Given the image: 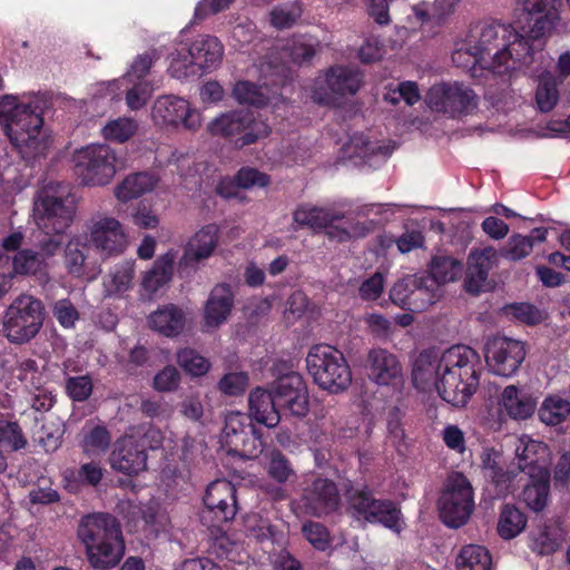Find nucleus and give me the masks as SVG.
Instances as JSON below:
<instances>
[{"mask_svg": "<svg viewBox=\"0 0 570 570\" xmlns=\"http://www.w3.org/2000/svg\"><path fill=\"white\" fill-rule=\"evenodd\" d=\"M301 501L311 515L322 518L338 510L341 495L333 480L318 476L304 488Z\"/></svg>", "mask_w": 570, "mask_h": 570, "instance_id": "nucleus-20", "label": "nucleus"}, {"mask_svg": "<svg viewBox=\"0 0 570 570\" xmlns=\"http://www.w3.org/2000/svg\"><path fill=\"white\" fill-rule=\"evenodd\" d=\"M533 247L529 237L520 234H513L507 245L500 250V255L509 261H521L530 255Z\"/></svg>", "mask_w": 570, "mask_h": 570, "instance_id": "nucleus-57", "label": "nucleus"}, {"mask_svg": "<svg viewBox=\"0 0 570 570\" xmlns=\"http://www.w3.org/2000/svg\"><path fill=\"white\" fill-rule=\"evenodd\" d=\"M185 313L175 304L158 307L148 316L149 327L166 337L178 336L185 327Z\"/></svg>", "mask_w": 570, "mask_h": 570, "instance_id": "nucleus-34", "label": "nucleus"}, {"mask_svg": "<svg viewBox=\"0 0 570 570\" xmlns=\"http://www.w3.org/2000/svg\"><path fill=\"white\" fill-rule=\"evenodd\" d=\"M248 410L247 415L252 421L266 428H275L281 421V410L272 391L262 387L253 390L248 396Z\"/></svg>", "mask_w": 570, "mask_h": 570, "instance_id": "nucleus-30", "label": "nucleus"}, {"mask_svg": "<svg viewBox=\"0 0 570 570\" xmlns=\"http://www.w3.org/2000/svg\"><path fill=\"white\" fill-rule=\"evenodd\" d=\"M425 274L433 277L440 286L459 279L462 274V264L451 256H434Z\"/></svg>", "mask_w": 570, "mask_h": 570, "instance_id": "nucleus-45", "label": "nucleus"}, {"mask_svg": "<svg viewBox=\"0 0 570 570\" xmlns=\"http://www.w3.org/2000/svg\"><path fill=\"white\" fill-rule=\"evenodd\" d=\"M563 541V530L559 521L546 520L529 533V548L540 554L554 553Z\"/></svg>", "mask_w": 570, "mask_h": 570, "instance_id": "nucleus-33", "label": "nucleus"}, {"mask_svg": "<svg viewBox=\"0 0 570 570\" xmlns=\"http://www.w3.org/2000/svg\"><path fill=\"white\" fill-rule=\"evenodd\" d=\"M527 522L528 518L520 509L507 503L501 509L497 530L502 539L511 540L525 529Z\"/></svg>", "mask_w": 570, "mask_h": 570, "instance_id": "nucleus-42", "label": "nucleus"}, {"mask_svg": "<svg viewBox=\"0 0 570 570\" xmlns=\"http://www.w3.org/2000/svg\"><path fill=\"white\" fill-rule=\"evenodd\" d=\"M417 284L412 292V299L407 302L405 311L420 313L433 305L439 298L440 286L435 279L428 274H417Z\"/></svg>", "mask_w": 570, "mask_h": 570, "instance_id": "nucleus-40", "label": "nucleus"}, {"mask_svg": "<svg viewBox=\"0 0 570 570\" xmlns=\"http://www.w3.org/2000/svg\"><path fill=\"white\" fill-rule=\"evenodd\" d=\"M278 409L284 414L296 417H304L309 411V400L307 389L297 391V393H285L275 396Z\"/></svg>", "mask_w": 570, "mask_h": 570, "instance_id": "nucleus-47", "label": "nucleus"}, {"mask_svg": "<svg viewBox=\"0 0 570 570\" xmlns=\"http://www.w3.org/2000/svg\"><path fill=\"white\" fill-rule=\"evenodd\" d=\"M45 320L43 303L29 294L16 297L2 316V334L13 344H26L37 336Z\"/></svg>", "mask_w": 570, "mask_h": 570, "instance_id": "nucleus-6", "label": "nucleus"}, {"mask_svg": "<svg viewBox=\"0 0 570 570\" xmlns=\"http://www.w3.org/2000/svg\"><path fill=\"white\" fill-rule=\"evenodd\" d=\"M86 246L79 242L70 240L65 250V265L69 274L73 276H81L83 273V264L86 256L83 254V248Z\"/></svg>", "mask_w": 570, "mask_h": 570, "instance_id": "nucleus-62", "label": "nucleus"}, {"mask_svg": "<svg viewBox=\"0 0 570 570\" xmlns=\"http://www.w3.org/2000/svg\"><path fill=\"white\" fill-rule=\"evenodd\" d=\"M559 100L557 82L551 77H543L539 80L535 91V102L541 112L551 111Z\"/></svg>", "mask_w": 570, "mask_h": 570, "instance_id": "nucleus-52", "label": "nucleus"}, {"mask_svg": "<svg viewBox=\"0 0 570 570\" xmlns=\"http://www.w3.org/2000/svg\"><path fill=\"white\" fill-rule=\"evenodd\" d=\"M52 314L63 328H73L80 317L78 309L68 298L57 301L52 306Z\"/></svg>", "mask_w": 570, "mask_h": 570, "instance_id": "nucleus-64", "label": "nucleus"}, {"mask_svg": "<svg viewBox=\"0 0 570 570\" xmlns=\"http://www.w3.org/2000/svg\"><path fill=\"white\" fill-rule=\"evenodd\" d=\"M519 469L534 476L549 470L550 450L548 445L541 441L533 440L527 435L519 439L515 448Z\"/></svg>", "mask_w": 570, "mask_h": 570, "instance_id": "nucleus-25", "label": "nucleus"}, {"mask_svg": "<svg viewBox=\"0 0 570 570\" xmlns=\"http://www.w3.org/2000/svg\"><path fill=\"white\" fill-rule=\"evenodd\" d=\"M442 372H463L480 370L479 354L468 345L458 344L441 354Z\"/></svg>", "mask_w": 570, "mask_h": 570, "instance_id": "nucleus-37", "label": "nucleus"}, {"mask_svg": "<svg viewBox=\"0 0 570 570\" xmlns=\"http://www.w3.org/2000/svg\"><path fill=\"white\" fill-rule=\"evenodd\" d=\"M207 130L233 142L237 149L254 145L271 134V127L250 110H233L214 118Z\"/></svg>", "mask_w": 570, "mask_h": 570, "instance_id": "nucleus-7", "label": "nucleus"}, {"mask_svg": "<svg viewBox=\"0 0 570 570\" xmlns=\"http://www.w3.org/2000/svg\"><path fill=\"white\" fill-rule=\"evenodd\" d=\"M499 404L507 415L513 420H527L537 410V399L524 387L514 384L503 389L499 397Z\"/></svg>", "mask_w": 570, "mask_h": 570, "instance_id": "nucleus-28", "label": "nucleus"}, {"mask_svg": "<svg viewBox=\"0 0 570 570\" xmlns=\"http://www.w3.org/2000/svg\"><path fill=\"white\" fill-rule=\"evenodd\" d=\"M147 458V453L137 442V436L126 434L115 442L109 461L114 470L131 476L146 470Z\"/></svg>", "mask_w": 570, "mask_h": 570, "instance_id": "nucleus-22", "label": "nucleus"}, {"mask_svg": "<svg viewBox=\"0 0 570 570\" xmlns=\"http://www.w3.org/2000/svg\"><path fill=\"white\" fill-rule=\"evenodd\" d=\"M75 174L86 186H106L116 174V153L107 144H91L73 154Z\"/></svg>", "mask_w": 570, "mask_h": 570, "instance_id": "nucleus-9", "label": "nucleus"}, {"mask_svg": "<svg viewBox=\"0 0 570 570\" xmlns=\"http://www.w3.org/2000/svg\"><path fill=\"white\" fill-rule=\"evenodd\" d=\"M326 235L331 240L346 243L352 238H362L370 233V227L365 223H355L351 229L335 226L334 223L326 227Z\"/></svg>", "mask_w": 570, "mask_h": 570, "instance_id": "nucleus-63", "label": "nucleus"}, {"mask_svg": "<svg viewBox=\"0 0 570 570\" xmlns=\"http://www.w3.org/2000/svg\"><path fill=\"white\" fill-rule=\"evenodd\" d=\"M306 367L314 382L330 393L343 392L352 382L345 356L332 345L312 346L306 356Z\"/></svg>", "mask_w": 570, "mask_h": 570, "instance_id": "nucleus-5", "label": "nucleus"}, {"mask_svg": "<svg viewBox=\"0 0 570 570\" xmlns=\"http://www.w3.org/2000/svg\"><path fill=\"white\" fill-rule=\"evenodd\" d=\"M238 188L266 187L271 184V177L253 167H242L234 177Z\"/></svg>", "mask_w": 570, "mask_h": 570, "instance_id": "nucleus-61", "label": "nucleus"}, {"mask_svg": "<svg viewBox=\"0 0 570 570\" xmlns=\"http://www.w3.org/2000/svg\"><path fill=\"white\" fill-rule=\"evenodd\" d=\"M458 570H492L489 550L479 544L464 546L456 557Z\"/></svg>", "mask_w": 570, "mask_h": 570, "instance_id": "nucleus-44", "label": "nucleus"}, {"mask_svg": "<svg viewBox=\"0 0 570 570\" xmlns=\"http://www.w3.org/2000/svg\"><path fill=\"white\" fill-rule=\"evenodd\" d=\"M343 218V214L308 205L298 206L293 214V219L299 227H308L314 230L324 229L332 223Z\"/></svg>", "mask_w": 570, "mask_h": 570, "instance_id": "nucleus-39", "label": "nucleus"}, {"mask_svg": "<svg viewBox=\"0 0 570 570\" xmlns=\"http://www.w3.org/2000/svg\"><path fill=\"white\" fill-rule=\"evenodd\" d=\"M135 276V262L126 261L115 266L110 273V284L115 293L127 292Z\"/></svg>", "mask_w": 570, "mask_h": 570, "instance_id": "nucleus-58", "label": "nucleus"}, {"mask_svg": "<svg viewBox=\"0 0 570 570\" xmlns=\"http://www.w3.org/2000/svg\"><path fill=\"white\" fill-rule=\"evenodd\" d=\"M363 83V73L355 67L336 65L325 73L326 88L316 86L313 100L323 106H336L337 97L354 96Z\"/></svg>", "mask_w": 570, "mask_h": 570, "instance_id": "nucleus-14", "label": "nucleus"}, {"mask_svg": "<svg viewBox=\"0 0 570 570\" xmlns=\"http://www.w3.org/2000/svg\"><path fill=\"white\" fill-rule=\"evenodd\" d=\"M138 124L132 118H118L109 121L102 128V136L107 140L125 142L129 140L137 131Z\"/></svg>", "mask_w": 570, "mask_h": 570, "instance_id": "nucleus-51", "label": "nucleus"}, {"mask_svg": "<svg viewBox=\"0 0 570 570\" xmlns=\"http://www.w3.org/2000/svg\"><path fill=\"white\" fill-rule=\"evenodd\" d=\"M235 302V293L227 283L213 287L204 307V322L206 326L218 327L230 315Z\"/></svg>", "mask_w": 570, "mask_h": 570, "instance_id": "nucleus-26", "label": "nucleus"}, {"mask_svg": "<svg viewBox=\"0 0 570 570\" xmlns=\"http://www.w3.org/2000/svg\"><path fill=\"white\" fill-rule=\"evenodd\" d=\"M460 0H434L433 4L426 9H416V17L422 21L433 20L440 24L450 16Z\"/></svg>", "mask_w": 570, "mask_h": 570, "instance_id": "nucleus-59", "label": "nucleus"}, {"mask_svg": "<svg viewBox=\"0 0 570 570\" xmlns=\"http://www.w3.org/2000/svg\"><path fill=\"white\" fill-rule=\"evenodd\" d=\"M472 67L480 66L502 75L530 67L537 46L511 24L492 22L481 28L478 40L466 48Z\"/></svg>", "mask_w": 570, "mask_h": 570, "instance_id": "nucleus-1", "label": "nucleus"}, {"mask_svg": "<svg viewBox=\"0 0 570 570\" xmlns=\"http://www.w3.org/2000/svg\"><path fill=\"white\" fill-rule=\"evenodd\" d=\"M175 258L176 254L174 252H167L155 261L153 267L145 273L141 281V287L145 292L154 294L171 279Z\"/></svg>", "mask_w": 570, "mask_h": 570, "instance_id": "nucleus-38", "label": "nucleus"}, {"mask_svg": "<svg viewBox=\"0 0 570 570\" xmlns=\"http://www.w3.org/2000/svg\"><path fill=\"white\" fill-rule=\"evenodd\" d=\"M66 394L73 402H85L92 394L94 383L89 374L68 376L65 382Z\"/></svg>", "mask_w": 570, "mask_h": 570, "instance_id": "nucleus-55", "label": "nucleus"}, {"mask_svg": "<svg viewBox=\"0 0 570 570\" xmlns=\"http://www.w3.org/2000/svg\"><path fill=\"white\" fill-rule=\"evenodd\" d=\"M91 240L104 254L119 255L127 246V236L116 218L104 217L94 224Z\"/></svg>", "mask_w": 570, "mask_h": 570, "instance_id": "nucleus-24", "label": "nucleus"}, {"mask_svg": "<svg viewBox=\"0 0 570 570\" xmlns=\"http://www.w3.org/2000/svg\"><path fill=\"white\" fill-rule=\"evenodd\" d=\"M560 0H517L515 11L518 22L529 43L537 46V53H541L544 42L542 39L549 33L559 20Z\"/></svg>", "mask_w": 570, "mask_h": 570, "instance_id": "nucleus-10", "label": "nucleus"}, {"mask_svg": "<svg viewBox=\"0 0 570 570\" xmlns=\"http://www.w3.org/2000/svg\"><path fill=\"white\" fill-rule=\"evenodd\" d=\"M219 242V227L212 223L199 228L187 242L180 259L185 266H194L208 259L215 253Z\"/></svg>", "mask_w": 570, "mask_h": 570, "instance_id": "nucleus-23", "label": "nucleus"}, {"mask_svg": "<svg viewBox=\"0 0 570 570\" xmlns=\"http://www.w3.org/2000/svg\"><path fill=\"white\" fill-rule=\"evenodd\" d=\"M550 471H543L541 474L530 476L531 481L528 483L522 492L523 501L534 512L542 511L549 500L550 494Z\"/></svg>", "mask_w": 570, "mask_h": 570, "instance_id": "nucleus-41", "label": "nucleus"}, {"mask_svg": "<svg viewBox=\"0 0 570 570\" xmlns=\"http://www.w3.org/2000/svg\"><path fill=\"white\" fill-rule=\"evenodd\" d=\"M236 492L235 485L226 479L210 482L203 498L205 507L200 514L203 524L208 528H219L234 520L238 510Z\"/></svg>", "mask_w": 570, "mask_h": 570, "instance_id": "nucleus-12", "label": "nucleus"}, {"mask_svg": "<svg viewBox=\"0 0 570 570\" xmlns=\"http://www.w3.org/2000/svg\"><path fill=\"white\" fill-rule=\"evenodd\" d=\"M302 534L318 551H326L331 547L330 531L321 522L312 520L304 522Z\"/></svg>", "mask_w": 570, "mask_h": 570, "instance_id": "nucleus-54", "label": "nucleus"}, {"mask_svg": "<svg viewBox=\"0 0 570 570\" xmlns=\"http://www.w3.org/2000/svg\"><path fill=\"white\" fill-rule=\"evenodd\" d=\"M16 275H32L38 278L48 276V263L33 248H23L11 256L9 265L0 266V299L12 287Z\"/></svg>", "mask_w": 570, "mask_h": 570, "instance_id": "nucleus-21", "label": "nucleus"}, {"mask_svg": "<svg viewBox=\"0 0 570 570\" xmlns=\"http://www.w3.org/2000/svg\"><path fill=\"white\" fill-rule=\"evenodd\" d=\"M484 355L489 370L493 374L511 377L518 373L525 358L527 350L522 341L493 336L485 344Z\"/></svg>", "mask_w": 570, "mask_h": 570, "instance_id": "nucleus-15", "label": "nucleus"}, {"mask_svg": "<svg viewBox=\"0 0 570 570\" xmlns=\"http://www.w3.org/2000/svg\"><path fill=\"white\" fill-rule=\"evenodd\" d=\"M233 96L239 104H246L255 107H264L268 98L261 88L250 81H238L234 86Z\"/></svg>", "mask_w": 570, "mask_h": 570, "instance_id": "nucleus-53", "label": "nucleus"}, {"mask_svg": "<svg viewBox=\"0 0 570 570\" xmlns=\"http://www.w3.org/2000/svg\"><path fill=\"white\" fill-rule=\"evenodd\" d=\"M368 380L379 385L400 391L404 385V371L400 357L383 347H372L365 357Z\"/></svg>", "mask_w": 570, "mask_h": 570, "instance_id": "nucleus-16", "label": "nucleus"}, {"mask_svg": "<svg viewBox=\"0 0 570 570\" xmlns=\"http://www.w3.org/2000/svg\"><path fill=\"white\" fill-rule=\"evenodd\" d=\"M267 473L277 483H286L296 476L291 461L278 449H273L269 453Z\"/></svg>", "mask_w": 570, "mask_h": 570, "instance_id": "nucleus-50", "label": "nucleus"}, {"mask_svg": "<svg viewBox=\"0 0 570 570\" xmlns=\"http://www.w3.org/2000/svg\"><path fill=\"white\" fill-rule=\"evenodd\" d=\"M440 519L449 528L464 525L474 510V492L462 472L449 475L438 501Z\"/></svg>", "mask_w": 570, "mask_h": 570, "instance_id": "nucleus-8", "label": "nucleus"}, {"mask_svg": "<svg viewBox=\"0 0 570 570\" xmlns=\"http://www.w3.org/2000/svg\"><path fill=\"white\" fill-rule=\"evenodd\" d=\"M188 53L194 66L202 72H209L220 65L224 47L217 37L202 35L190 43Z\"/></svg>", "mask_w": 570, "mask_h": 570, "instance_id": "nucleus-29", "label": "nucleus"}, {"mask_svg": "<svg viewBox=\"0 0 570 570\" xmlns=\"http://www.w3.org/2000/svg\"><path fill=\"white\" fill-rule=\"evenodd\" d=\"M346 512L357 521L380 523L399 531L401 511L387 499H376L367 484L355 485L352 481L344 484Z\"/></svg>", "mask_w": 570, "mask_h": 570, "instance_id": "nucleus-4", "label": "nucleus"}, {"mask_svg": "<svg viewBox=\"0 0 570 570\" xmlns=\"http://www.w3.org/2000/svg\"><path fill=\"white\" fill-rule=\"evenodd\" d=\"M158 181L159 177L150 171L129 174L117 185L115 195L118 200L126 203L151 191Z\"/></svg>", "mask_w": 570, "mask_h": 570, "instance_id": "nucleus-36", "label": "nucleus"}, {"mask_svg": "<svg viewBox=\"0 0 570 570\" xmlns=\"http://www.w3.org/2000/svg\"><path fill=\"white\" fill-rule=\"evenodd\" d=\"M177 362L190 376H203L210 367L209 361L190 347H185L178 351Z\"/></svg>", "mask_w": 570, "mask_h": 570, "instance_id": "nucleus-49", "label": "nucleus"}, {"mask_svg": "<svg viewBox=\"0 0 570 570\" xmlns=\"http://www.w3.org/2000/svg\"><path fill=\"white\" fill-rule=\"evenodd\" d=\"M302 16V8L297 1L274 7L269 12L271 24L278 29L292 28Z\"/></svg>", "mask_w": 570, "mask_h": 570, "instance_id": "nucleus-48", "label": "nucleus"}, {"mask_svg": "<svg viewBox=\"0 0 570 570\" xmlns=\"http://www.w3.org/2000/svg\"><path fill=\"white\" fill-rule=\"evenodd\" d=\"M76 537L83 549L88 564L96 570L116 567L126 550L118 519L108 512H91L81 515Z\"/></svg>", "mask_w": 570, "mask_h": 570, "instance_id": "nucleus-2", "label": "nucleus"}, {"mask_svg": "<svg viewBox=\"0 0 570 570\" xmlns=\"http://www.w3.org/2000/svg\"><path fill=\"white\" fill-rule=\"evenodd\" d=\"M485 479L493 487L495 497L505 498L515 490L517 472L510 469L497 453H488L482 460Z\"/></svg>", "mask_w": 570, "mask_h": 570, "instance_id": "nucleus-27", "label": "nucleus"}, {"mask_svg": "<svg viewBox=\"0 0 570 570\" xmlns=\"http://www.w3.org/2000/svg\"><path fill=\"white\" fill-rule=\"evenodd\" d=\"M417 274L406 275L400 278L390 291V298L393 304L397 305L402 309H406L407 302L412 299V292L415 289Z\"/></svg>", "mask_w": 570, "mask_h": 570, "instance_id": "nucleus-56", "label": "nucleus"}, {"mask_svg": "<svg viewBox=\"0 0 570 570\" xmlns=\"http://www.w3.org/2000/svg\"><path fill=\"white\" fill-rule=\"evenodd\" d=\"M209 529L214 535L209 544V552L219 559L233 560L232 554L236 549V542L230 540L226 532L222 531V525Z\"/></svg>", "mask_w": 570, "mask_h": 570, "instance_id": "nucleus-60", "label": "nucleus"}, {"mask_svg": "<svg viewBox=\"0 0 570 570\" xmlns=\"http://www.w3.org/2000/svg\"><path fill=\"white\" fill-rule=\"evenodd\" d=\"M151 116L156 124L178 126L196 130L200 126V114L190 108L184 98L167 95L156 99L151 109Z\"/></svg>", "mask_w": 570, "mask_h": 570, "instance_id": "nucleus-18", "label": "nucleus"}, {"mask_svg": "<svg viewBox=\"0 0 570 570\" xmlns=\"http://www.w3.org/2000/svg\"><path fill=\"white\" fill-rule=\"evenodd\" d=\"M0 127L22 157L35 158L43 151L45 144L39 138L43 109L39 100L23 104L13 96L0 98Z\"/></svg>", "mask_w": 570, "mask_h": 570, "instance_id": "nucleus-3", "label": "nucleus"}, {"mask_svg": "<svg viewBox=\"0 0 570 570\" xmlns=\"http://www.w3.org/2000/svg\"><path fill=\"white\" fill-rule=\"evenodd\" d=\"M538 415L547 425H559L570 415V401L559 394L548 395L539 407Z\"/></svg>", "mask_w": 570, "mask_h": 570, "instance_id": "nucleus-43", "label": "nucleus"}, {"mask_svg": "<svg viewBox=\"0 0 570 570\" xmlns=\"http://www.w3.org/2000/svg\"><path fill=\"white\" fill-rule=\"evenodd\" d=\"M104 472L100 463L95 461L82 463L78 468H67L62 472L63 488L70 494H78L85 488H97Z\"/></svg>", "mask_w": 570, "mask_h": 570, "instance_id": "nucleus-31", "label": "nucleus"}, {"mask_svg": "<svg viewBox=\"0 0 570 570\" xmlns=\"http://www.w3.org/2000/svg\"><path fill=\"white\" fill-rule=\"evenodd\" d=\"M494 257L495 250L492 247H487L480 252L470 254L469 267L464 281L466 292L478 294L481 291V287L488 279Z\"/></svg>", "mask_w": 570, "mask_h": 570, "instance_id": "nucleus-35", "label": "nucleus"}, {"mask_svg": "<svg viewBox=\"0 0 570 570\" xmlns=\"http://www.w3.org/2000/svg\"><path fill=\"white\" fill-rule=\"evenodd\" d=\"M442 374L441 354L435 350H424L416 357L412 380L416 389L425 391L430 386L438 390L440 377Z\"/></svg>", "mask_w": 570, "mask_h": 570, "instance_id": "nucleus-32", "label": "nucleus"}, {"mask_svg": "<svg viewBox=\"0 0 570 570\" xmlns=\"http://www.w3.org/2000/svg\"><path fill=\"white\" fill-rule=\"evenodd\" d=\"M480 385V370L442 372L438 393L446 403L455 407L465 406Z\"/></svg>", "mask_w": 570, "mask_h": 570, "instance_id": "nucleus-19", "label": "nucleus"}, {"mask_svg": "<svg viewBox=\"0 0 570 570\" xmlns=\"http://www.w3.org/2000/svg\"><path fill=\"white\" fill-rule=\"evenodd\" d=\"M224 422L222 446L227 454L250 460L262 453V434L247 414L229 411Z\"/></svg>", "mask_w": 570, "mask_h": 570, "instance_id": "nucleus-11", "label": "nucleus"}, {"mask_svg": "<svg viewBox=\"0 0 570 570\" xmlns=\"http://www.w3.org/2000/svg\"><path fill=\"white\" fill-rule=\"evenodd\" d=\"M37 225L41 230L63 234L73 220L76 205L72 198L46 195L36 203Z\"/></svg>", "mask_w": 570, "mask_h": 570, "instance_id": "nucleus-17", "label": "nucleus"}, {"mask_svg": "<svg viewBox=\"0 0 570 570\" xmlns=\"http://www.w3.org/2000/svg\"><path fill=\"white\" fill-rule=\"evenodd\" d=\"M28 441L17 421L4 419L0 413V448L19 451L27 446Z\"/></svg>", "mask_w": 570, "mask_h": 570, "instance_id": "nucleus-46", "label": "nucleus"}, {"mask_svg": "<svg viewBox=\"0 0 570 570\" xmlns=\"http://www.w3.org/2000/svg\"><path fill=\"white\" fill-rule=\"evenodd\" d=\"M426 99L432 110L451 118L470 115L478 107V96L474 90L459 82H442L432 86Z\"/></svg>", "mask_w": 570, "mask_h": 570, "instance_id": "nucleus-13", "label": "nucleus"}]
</instances>
